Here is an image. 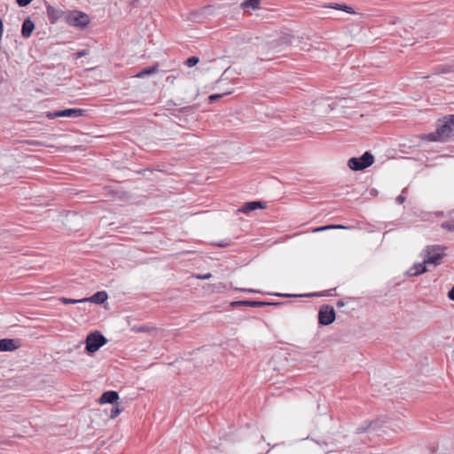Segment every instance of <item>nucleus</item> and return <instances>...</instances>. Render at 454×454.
Returning a JSON list of instances; mask_svg holds the SVG:
<instances>
[{
  "mask_svg": "<svg viewBox=\"0 0 454 454\" xmlns=\"http://www.w3.org/2000/svg\"><path fill=\"white\" fill-rule=\"evenodd\" d=\"M132 331L135 332V333H147V332L150 331V328L148 326H145V325L134 326V327H132Z\"/></svg>",
  "mask_w": 454,
  "mask_h": 454,
  "instance_id": "nucleus-25",
  "label": "nucleus"
},
{
  "mask_svg": "<svg viewBox=\"0 0 454 454\" xmlns=\"http://www.w3.org/2000/svg\"><path fill=\"white\" fill-rule=\"evenodd\" d=\"M337 305H338L339 307H340V306H343V305H344V303H343V301H339L337 302Z\"/></svg>",
  "mask_w": 454,
  "mask_h": 454,
  "instance_id": "nucleus-36",
  "label": "nucleus"
},
{
  "mask_svg": "<svg viewBox=\"0 0 454 454\" xmlns=\"http://www.w3.org/2000/svg\"><path fill=\"white\" fill-rule=\"evenodd\" d=\"M59 300L64 304H76V303L87 302V300H85L84 298H82V299H71V298L62 297Z\"/></svg>",
  "mask_w": 454,
  "mask_h": 454,
  "instance_id": "nucleus-20",
  "label": "nucleus"
},
{
  "mask_svg": "<svg viewBox=\"0 0 454 454\" xmlns=\"http://www.w3.org/2000/svg\"><path fill=\"white\" fill-rule=\"evenodd\" d=\"M441 226L444 230L454 232V220L444 222L441 224Z\"/></svg>",
  "mask_w": 454,
  "mask_h": 454,
  "instance_id": "nucleus-24",
  "label": "nucleus"
},
{
  "mask_svg": "<svg viewBox=\"0 0 454 454\" xmlns=\"http://www.w3.org/2000/svg\"><path fill=\"white\" fill-rule=\"evenodd\" d=\"M243 292H248V293H258V291L254 289H240Z\"/></svg>",
  "mask_w": 454,
  "mask_h": 454,
  "instance_id": "nucleus-34",
  "label": "nucleus"
},
{
  "mask_svg": "<svg viewBox=\"0 0 454 454\" xmlns=\"http://www.w3.org/2000/svg\"><path fill=\"white\" fill-rule=\"evenodd\" d=\"M335 319V311L333 306H322L318 312V323L322 325H328Z\"/></svg>",
  "mask_w": 454,
  "mask_h": 454,
  "instance_id": "nucleus-6",
  "label": "nucleus"
},
{
  "mask_svg": "<svg viewBox=\"0 0 454 454\" xmlns=\"http://www.w3.org/2000/svg\"><path fill=\"white\" fill-rule=\"evenodd\" d=\"M85 110L79 109V108H70V109H65L61 111H57L54 113H49L47 116L50 119H54L58 117H72V118H77L83 116L85 114Z\"/></svg>",
  "mask_w": 454,
  "mask_h": 454,
  "instance_id": "nucleus-7",
  "label": "nucleus"
},
{
  "mask_svg": "<svg viewBox=\"0 0 454 454\" xmlns=\"http://www.w3.org/2000/svg\"><path fill=\"white\" fill-rule=\"evenodd\" d=\"M279 296H286V297H289L290 295L289 294H278Z\"/></svg>",
  "mask_w": 454,
  "mask_h": 454,
  "instance_id": "nucleus-37",
  "label": "nucleus"
},
{
  "mask_svg": "<svg viewBox=\"0 0 454 454\" xmlns=\"http://www.w3.org/2000/svg\"><path fill=\"white\" fill-rule=\"evenodd\" d=\"M380 422L379 420L375 421H365L364 422L360 427L356 428V433L361 434L364 433L369 429H372L373 431H376L380 427Z\"/></svg>",
  "mask_w": 454,
  "mask_h": 454,
  "instance_id": "nucleus-13",
  "label": "nucleus"
},
{
  "mask_svg": "<svg viewBox=\"0 0 454 454\" xmlns=\"http://www.w3.org/2000/svg\"><path fill=\"white\" fill-rule=\"evenodd\" d=\"M33 0H16L17 4L20 7H25L28 5Z\"/></svg>",
  "mask_w": 454,
  "mask_h": 454,
  "instance_id": "nucleus-28",
  "label": "nucleus"
},
{
  "mask_svg": "<svg viewBox=\"0 0 454 454\" xmlns=\"http://www.w3.org/2000/svg\"><path fill=\"white\" fill-rule=\"evenodd\" d=\"M46 12L48 19L51 23L56 22L61 17L62 14V12L60 10L56 9L51 5L47 6Z\"/></svg>",
  "mask_w": 454,
  "mask_h": 454,
  "instance_id": "nucleus-15",
  "label": "nucleus"
},
{
  "mask_svg": "<svg viewBox=\"0 0 454 454\" xmlns=\"http://www.w3.org/2000/svg\"><path fill=\"white\" fill-rule=\"evenodd\" d=\"M107 294L105 291L97 292L90 298H84L88 301H91L97 304L103 303L107 299Z\"/></svg>",
  "mask_w": 454,
  "mask_h": 454,
  "instance_id": "nucleus-16",
  "label": "nucleus"
},
{
  "mask_svg": "<svg viewBox=\"0 0 454 454\" xmlns=\"http://www.w3.org/2000/svg\"><path fill=\"white\" fill-rule=\"evenodd\" d=\"M89 54V50H82L80 51L75 52L73 56L74 59H78L82 57L87 56Z\"/></svg>",
  "mask_w": 454,
  "mask_h": 454,
  "instance_id": "nucleus-26",
  "label": "nucleus"
},
{
  "mask_svg": "<svg viewBox=\"0 0 454 454\" xmlns=\"http://www.w3.org/2000/svg\"><path fill=\"white\" fill-rule=\"evenodd\" d=\"M35 29V24L30 20V18L26 19L23 21L21 27V35L24 38H28L31 36L33 30Z\"/></svg>",
  "mask_w": 454,
  "mask_h": 454,
  "instance_id": "nucleus-12",
  "label": "nucleus"
},
{
  "mask_svg": "<svg viewBox=\"0 0 454 454\" xmlns=\"http://www.w3.org/2000/svg\"><path fill=\"white\" fill-rule=\"evenodd\" d=\"M67 23L74 27L83 28L90 23V17L80 11H73L67 17Z\"/></svg>",
  "mask_w": 454,
  "mask_h": 454,
  "instance_id": "nucleus-5",
  "label": "nucleus"
},
{
  "mask_svg": "<svg viewBox=\"0 0 454 454\" xmlns=\"http://www.w3.org/2000/svg\"><path fill=\"white\" fill-rule=\"evenodd\" d=\"M405 200V197L401 194L399 195L397 198H396V201L399 203V204H403Z\"/></svg>",
  "mask_w": 454,
  "mask_h": 454,
  "instance_id": "nucleus-33",
  "label": "nucleus"
},
{
  "mask_svg": "<svg viewBox=\"0 0 454 454\" xmlns=\"http://www.w3.org/2000/svg\"><path fill=\"white\" fill-rule=\"evenodd\" d=\"M261 0H246L241 4L242 8L244 9H253L257 10L260 8Z\"/></svg>",
  "mask_w": 454,
  "mask_h": 454,
  "instance_id": "nucleus-18",
  "label": "nucleus"
},
{
  "mask_svg": "<svg viewBox=\"0 0 454 454\" xmlns=\"http://www.w3.org/2000/svg\"><path fill=\"white\" fill-rule=\"evenodd\" d=\"M444 250L445 247L441 246H427L422 252L424 263L434 264V266L440 265L444 256Z\"/></svg>",
  "mask_w": 454,
  "mask_h": 454,
  "instance_id": "nucleus-2",
  "label": "nucleus"
},
{
  "mask_svg": "<svg viewBox=\"0 0 454 454\" xmlns=\"http://www.w3.org/2000/svg\"><path fill=\"white\" fill-rule=\"evenodd\" d=\"M448 297L450 300L454 301V286L448 293Z\"/></svg>",
  "mask_w": 454,
  "mask_h": 454,
  "instance_id": "nucleus-31",
  "label": "nucleus"
},
{
  "mask_svg": "<svg viewBox=\"0 0 454 454\" xmlns=\"http://www.w3.org/2000/svg\"><path fill=\"white\" fill-rule=\"evenodd\" d=\"M119 399V395L116 391L109 390L102 394L99 398L100 403H112L114 404Z\"/></svg>",
  "mask_w": 454,
  "mask_h": 454,
  "instance_id": "nucleus-9",
  "label": "nucleus"
},
{
  "mask_svg": "<svg viewBox=\"0 0 454 454\" xmlns=\"http://www.w3.org/2000/svg\"><path fill=\"white\" fill-rule=\"evenodd\" d=\"M435 131L426 136L430 142H444L454 134V114L446 115L436 122Z\"/></svg>",
  "mask_w": 454,
  "mask_h": 454,
  "instance_id": "nucleus-1",
  "label": "nucleus"
},
{
  "mask_svg": "<svg viewBox=\"0 0 454 454\" xmlns=\"http://www.w3.org/2000/svg\"><path fill=\"white\" fill-rule=\"evenodd\" d=\"M175 79H176V77H175V76H168V77L167 78V81H168V82H170L171 83H173V82H174V81H175Z\"/></svg>",
  "mask_w": 454,
  "mask_h": 454,
  "instance_id": "nucleus-35",
  "label": "nucleus"
},
{
  "mask_svg": "<svg viewBox=\"0 0 454 454\" xmlns=\"http://www.w3.org/2000/svg\"><path fill=\"white\" fill-rule=\"evenodd\" d=\"M19 348L17 341L13 339L0 340V351H13Z\"/></svg>",
  "mask_w": 454,
  "mask_h": 454,
  "instance_id": "nucleus-11",
  "label": "nucleus"
},
{
  "mask_svg": "<svg viewBox=\"0 0 454 454\" xmlns=\"http://www.w3.org/2000/svg\"><path fill=\"white\" fill-rule=\"evenodd\" d=\"M374 162L373 155L365 152L361 157H352L348 160V166L349 168L355 171L364 170L366 168L372 166Z\"/></svg>",
  "mask_w": 454,
  "mask_h": 454,
  "instance_id": "nucleus-3",
  "label": "nucleus"
},
{
  "mask_svg": "<svg viewBox=\"0 0 454 454\" xmlns=\"http://www.w3.org/2000/svg\"><path fill=\"white\" fill-rule=\"evenodd\" d=\"M427 263H424V261L420 263H415L408 271L407 274L409 276H419L422 273H425L427 271V269L426 267Z\"/></svg>",
  "mask_w": 454,
  "mask_h": 454,
  "instance_id": "nucleus-14",
  "label": "nucleus"
},
{
  "mask_svg": "<svg viewBox=\"0 0 454 454\" xmlns=\"http://www.w3.org/2000/svg\"><path fill=\"white\" fill-rule=\"evenodd\" d=\"M29 145H41L42 143L37 140H28L26 142Z\"/></svg>",
  "mask_w": 454,
  "mask_h": 454,
  "instance_id": "nucleus-29",
  "label": "nucleus"
},
{
  "mask_svg": "<svg viewBox=\"0 0 454 454\" xmlns=\"http://www.w3.org/2000/svg\"><path fill=\"white\" fill-rule=\"evenodd\" d=\"M331 229H346V227L343 225H325V226L317 227V228L314 229L313 232H319V231H324L331 230Z\"/></svg>",
  "mask_w": 454,
  "mask_h": 454,
  "instance_id": "nucleus-21",
  "label": "nucleus"
},
{
  "mask_svg": "<svg viewBox=\"0 0 454 454\" xmlns=\"http://www.w3.org/2000/svg\"><path fill=\"white\" fill-rule=\"evenodd\" d=\"M223 95L222 94H214L209 96V100L212 102L214 100H216L217 98H220Z\"/></svg>",
  "mask_w": 454,
  "mask_h": 454,
  "instance_id": "nucleus-32",
  "label": "nucleus"
},
{
  "mask_svg": "<svg viewBox=\"0 0 454 454\" xmlns=\"http://www.w3.org/2000/svg\"><path fill=\"white\" fill-rule=\"evenodd\" d=\"M264 207H265V203H263V202H261V201H250V202L245 203L239 209V211L242 212V213H245V214H248L251 211H254V210H256V209H259V208H264Z\"/></svg>",
  "mask_w": 454,
  "mask_h": 454,
  "instance_id": "nucleus-10",
  "label": "nucleus"
},
{
  "mask_svg": "<svg viewBox=\"0 0 454 454\" xmlns=\"http://www.w3.org/2000/svg\"><path fill=\"white\" fill-rule=\"evenodd\" d=\"M331 8L333 9H335V10H340V11H343L347 13H350V14H354L355 13V11L353 10L352 7L350 6H348L346 4H333L330 5Z\"/></svg>",
  "mask_w": 454,
  "mask_h": 454,
  "instance_id": "nucleus-19",
  "label": "nucleus"
},
{
  "mask_svg": "<svg viewBox=\"0 0 454 454\" xmlns=\"http://www.w3.org/2000/svg\"><path fill=\"white\" fill-rule=\"evenodd\" d=\"M158 67H159V64L156 63L155 65H153V67H146V68H144L142 69L141 71H139L136 75L135 77H137V78H144L145 76L146 75H150V74H155L158 72Z\"/></svg>",
  "mask_w": 454,
  "mask_h": 454,
  "instance_id": "nucleus-17",
  "label": "nucleus"
},
{
  "mask_svg": "<svg viewBox=\"0 0 454 454\" xmlns=\"http://www.w3.org/2000/svg\"><path fill=\"white\" fill-rule=\"evenodd\" d=\"M451 71H452V69L450 67H442V69L439 71V73L444 74V73H450Z\"/></svg>",
  "mask_w": 454,
  "mask_h": 454,
  "instance_id": "nucleus-30",
  "label": "nucleus"
},
{
  "mask_svg": "<svg viewBox=\"0 0 454 454\" xmlns=\"http://www.w3.org/2000/svg\"><path fill=\"white\" fill-rule=\"evenodd\" d=\"M121 412V409L120 408V404L118 403H114L110 411V418L115 419Z\"/></svg>",
  "mask_w": 454,
  "mask_h": 454,
  "instance_id": "nucleus-22",
  "label": "nucleus"
},
{
  "mask_svg": "<svg viewBox=\"0 0 454 454\" xmlns=\"http://www.w3.org/2000/svg\"><path fill=\"white\" fill-rule=\"evenodd\" d=\"M198 279H209L212 277L211 273L207 274H197L194 276Z\"/></svg>",
  "mask_w": 454,
  "mask_h": 454,
  "instance_id": "nucleus-27",
  "label": "nucleus"
},
{
  "mask_svg": "<svg viewBox=\"0 0 454 454\" xmlns=\"http://www.w3.org/2000/svg\"><path fill=\"white\" fill-rule=\"evenodd\" d=\"M107 340L99 332L90 333L86 338V350L94 353L106 343Z\"/></svg>",
  "mask_w": 454,
  "mask_h": 454,
  "instance_id": "nucleus-4",
  "label": "nucleus"
},
{
  "mask_svg": "<svg viewBox=\"0 0 454 454\" xmlns=\"http://www.w3.org/2000/svg\"><path fill=\"white\" fill-rule=\"evenodd\" d=\"M279 302H269V301H239L232 302L233 306H248L253 308H262L265 306L270 305H278Z\"/></svg>",
  "mask_w": 454,
  "mask_h": 454,
  "instance_id": "nucleus-8",
  "label": "nucleus"
},
{
  "mask_svg": "<svg viewBox=\"0 0 454 454\" xmlns=\"http://www.w3.org/2000/svg\"><path fill=\"white\" fill-rule=\"evenodd\" d=\"M200 59L196 56L190 57L186 59L185 65L189 67H192L199 63Z\"/></svg>",
  "mask_w": 454,
  "mask_h": 454,
  "instance_id": "nucleus-23",
  "label": "nucleus"
}]
</instances>
